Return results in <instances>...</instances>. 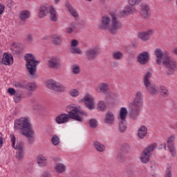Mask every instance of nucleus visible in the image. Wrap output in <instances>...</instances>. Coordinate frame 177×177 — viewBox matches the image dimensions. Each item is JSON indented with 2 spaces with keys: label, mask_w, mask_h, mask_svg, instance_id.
<instances>
[{
  "label": "nucleus",
  "mask_w": 177,
  "mask_h": 177,
  "mask_svg": "<svg viewBox=\"0 0 177 177\" xmlns=\"http://www.w3.org/2000/svg\"><path fill=\"white\" fill-rule=\"evenodd\" d=\"M155 56L156 57L157 64L165 66L167 69V74L172 75L177 68V63L169 55L168 51H162L161 48H156Z\"/></svg>",
  "instance_id": "nucleus-1"
},
{
  "label": "nucleus",
  "mask_w": 177,
  "mask_h": 177,
  "mask_svg": "<svg viewBox=\"0 0 177 177\" xmlns=\"http://www.w3.org/2000/svg\"><path fill=\"white\" fill-rule=\"evenodd\" d=\"M26 62V68L28 71V76L30 80H37L38 73H37V66L40 62L37 59L35 55L32 53H26L24 57Z\"/></svg>",
  "instance_id": "nucleus-2"
},
{
  "label": "nucleus",
  "mask_w": 177,
  "mask_h": 177,
  "mask_svg": "<svg viewBox=\"0 0 177 177\" xmlns=\"http://www.w3.org/2000/svg\"><path fill=\"white\" fill-rule=\"evenodd\" d=\"M111 16L112 17L111 20L107 17H102L100 28L102 30H109L111 34H115L121 26V23L118 21L114 12L111 13Z\"/></svg>",
  "instance_id": "nucleus-3"
},
{
  "label": "nucleus",
  "mask_w": 177,
  "mask_h": 177,
  "mask_svg": "<svg viewBox=\"0 0 177 177\" xmlns=\"http://www.w3.org/2000/svg\"><path fill=\"white\" fill-rule=\"evenodd\" d=\"M23 135L27 138L29 145H34L35 142V131L32 128L31 120L27 116L23 118Z\"/></svg>",
  "instance_id": "nucleus-4"
},
{
  "label": "nucleus",
  "mask_w": 177,
  "mask_h": 177,
  "mask_svg": "<svg viewBox=\"0 0 177 177\" xmlns=\"http://www.w3.org/2000/svg\"><path fill=\"white\" fill-rule=\"evenodd\" d=\"M67 109L69 110L68 114H62L57 116L55 118V122L57 124H66V122H68V120L72 118V120H75V121H78V122H82L84 119L81 116H77V109H73L72 108H68L67 106Z\"/></svg>",
  "instance_id": "nucleus-5"
},
{
  "label": "nucleus",
  "mask_w": 177,
  "mask_h": 177,
  "mask_svg": "<svg viewBox=\"0 0 177 177\" xmlns=\"http://www.w3.org/2000/svg\"><path fill=\"white\" fill-rule=\"evenodd\" d=\"M10 138L12 142V147L15 150H17V158H18V160H22L23 159V142L22 141L17 142L15 146V145L16 143V137H15V135L11 134Z\"/></svg>",
  "instance_id": "nucleus-6"
},
{
  "label": "nucleus",
  "mask_w": 177,
  "mask_h": 177,
  "mask_svg": "<svg viewBox=\"0 0 177 177\" xmlns=\"http://www.w3.org/2000/svg\"><path fill=\"white\" fill-rule=\"evenodd\" d=\"M154 145H149L147 148H145L140 158V160L142 164H147L149 161H150V154L152 151H154Z\"/></svg>",
  "instance_id": "nucleus-7"
},
{
  "label": "nucleus",
  "mask_w": 177,
  "mask_h": 177,
  "mask_svg": "<svg viewBox=\"0 0 177 177\" xmlns=\"http://www.w3.org/2000/svg\"><path fill=\"white\" fill-rule=\"evenodd\" d=\"M47 86L55 92H64L66 91V86L62 85L60 82L52 80L47 82Z\"/></svg>",
  "instance_id": "nucleus-8"
},
{
  "label": "nucleus",
  "mask_w": 177,
  "mask_h": 177,
  "mask_svg": "<svg viewBox=\"0 0 177 177\" xmlns=\"http://www.w3.org/2000/svg\"><path fill=\"white\" fill-rule=\"evenodd\" d=\"M100 53V50L97 47L88 48L85 52V56L89 62H93Z\"/></svg>",
  "instance_id": "nucleus-9"
},
{
  "label": "nucleus",
  "mask_w": 177,
  "mask_h": 177,
  "mask_svg": "<svg viewBox=\"0 0 177 177\" xmlns=\"http://www.w3.org/2000/svg\"><path fill=\"white\" fill-rule=\"evenodd\" d=\"M140 107L142 106L136 104H131L129 109V115L132 120H138L140 114Z\"/></svg>",
  "instance_id": "nucleus-10"
},
{
  "label": "nucleus",
  "mask_w": 177,
  "mask_h": 177,
  "mask_svg": "<svg viewBox=\"0 0 177 177\" xmlns=\"http://www.w3.org/2000/svg\"><path fill=\"white\" fill-rule=\"evenodd\" d=\"M82 100L84 102L86 107H87L88 110H94L95 107V99L91 97L89 94L86 95Z\"/></svg>",
  "instance_id": "nucleus-11"
},
{
  "label": "nucleus",
  "mask_w": 177,
  "mask_h": 177,
  "mask_svg": "<svg viewBox=\"0 0 177 177\" xmlns=\"http://www.w3.org/2000/svg\"><path fill=\"white\" fill-rule=\"evenodd\" d=\"M174 142H175V136H171L167 140V146L172 157H176V147Z\"/></svg>",
  "instance_id": "nucleus-12"
},
{
  "label": "nucleus",
  "mask_w": 177,
  "mask_h": 177,
  "mask_svg": "<svg viewBox=\"0 0 177 177\" xmlns=\"http://www.w3.org/2000/svg\"><path fill=\"white\" fill-rule=\"evenodd\" d=\"M150 60V55L149 54V52L144 51L138 55V62L140 63V64H142L145 66V64H147L149 63V61Z\"/></svg>",
  "instance_id": "nucleus-13"
},
{
  "label": "nucleus",
  "mask_w": 177,
  "mask_h": 177,
  "mask_svg": "<svg viewBox=\"0 0 177 177\" xmlns=\"http://www.w3.org/2000/svg\"><path fill=\"white\" fill-rule=\"evenodd\" d=\"M38 86L35 82H29L24 85V88H25L27 91L26 95L28 97L32 96V92H35Z\"/></svg>",
  "instance_id": "nucleus-14"
},
{
  "label": "nucleus",
  "mask_w": 177,
  "mask_h": 177,
  "mask_svg": "<svg viewBox=\"0 0 177 177\" xmlns=\"http://www.w3.org/2000/svg\"><path fill=\"white\" fill-rule=\"evenodd\" d=\"M140 8L142 17H145V19H149L150 17V6L145 3H142L140 5Z\"/></svg>",
  "instance_id": "nucleus-15"
},
{
  "label": "nucleus",
  "mask_w": 177,
  "mask_h": 177,
  "mask_svg": "<svg viewBox=\"0 0 177 177\" xmlns=\"http://www.w3.org/2000/svg\"><path fill=\"white\" fill-rule=\"evenodd\" d=\"M1 63L5 66H12L13 64V56L5 53L1 58Z\"/></svg>",
  "instance_id": "nucleus-16"
},
{
  "label": "nucleus",
  "mask_w": 177,
  "mask_h": 177,
  "mask_svg": "<svg viewBox=\"0 0 177 177\" xmlns=\"http://www.w3.org/2000/svg\"><path fill=\"white\" fill-rule=\"evenodd\" d=\"M104 123L107 125H113L115 122V116L113 112H107L104 118Z\"/></svg>",
  "instance_id": "nucleus-17"
},
{
  "label": "nucleus",
  "mask_w": 177,
  "mask_h": 177,
  "mask_svg": "<svg viewBox=\"0 0 177 177\" xmlns=\"http://www.w3.org/2000/svg\"><path fill=\"white\" fill-rule=\"evenodd\" d=\"M154 34V30H147V32H142L138 33V38L142 41H149L150 39V35Z\"/></svg>",
  "instance_id": "nucleus-18"
},
{
  "label": "nucleus",
  "mask_w": 177,
  "mask_h": 177,
  "mask_svg": "<svg viewBox=\"0 0 177 177\" xmlns=\"http://www.w3.org/2000/svg\"><path fill=\"white\" fill-rule=\"evenodd\" d=\"M48 64L50 68H60V63H59L56 57L50 58Z\"/></svg>",
  "instance_id": "nucleus-19"
},
{
  "label": "nucleus",
  "mask_w": 177,
  "mask_h": 177,
  "mask_svg": "<svg viewBox=\"0 0 177 177\" xmlns=\"http://www.w3.org/2000/svg\"><path fill=\"white\" fill-rule=\"evenodd\" d=\"M98 93H106L109 91V84L107 83H100L95 88Z\"/></svg>",
  "instance_id": "nucleus-20"
},
{
  "label": "nucleus",
  "mask_w": 177,
  "mask_h": 177,
  "mask_svg": "<svg viewBox=\"0 0 177 177\" xmlns=\"http://www.w3.org/2000/svg\"><path fill=\"white\" fill-rule=\"evenodd\" d=\"M145 88L151 95H156V93H158V86L154 84L149 83L145 85Z\"/></svg>",
  "instance_id": "nucleus-21"
},
{
  "label": "nucleus",
  "mask_w": 177,
  "mask_h": 177,
  "mask_svg": "<svg viewBox=\"0 0 177 177\" xmlns=\"http://www.w3.org/2000/svg\"><path fill=\"white\" fill-rule=\"evenodd\" d=\"M48 13L50 14L51 21H57V12L54 6H49Z\"/></svg>",
  "instance_id": "nucleus-22"
},
{
  "label": "nucleus",
  "mask_w": 177,
  "mask_h": 177,
  "mask_svg": "<svg viewBox=\"0 0 177 177\" xmlns=\"http://www.w3.org/2000/svg\"><path fill=\"white\" fill-rule=\"evenodd\" d=\"M133 13V9L131 8V6H127L123 11L119 13V17L120 18L125 17V16H129V15H132Z\"/></svg>",
  "instance_id": "nucleus-23"
},
{
  "label": "nucleus",
  "mask_w": 177,
  "mask_h": 177,
  "mask_svg": "<svg viewBox=\"0 0 177 177\" xmlns=\"http://www.w3.org/2000/svg\"><path fill=\"white\" fill-rule=\"evenodd\" d=\"M15 129L17 131H20V133L23 135V118L15 120Z\"/></svg>",
  "instance_id": "nucleus-24"
},
{
  "label": "nucleus",
  "mask_w": 177,
  "mask_h": 177,
  "mask_svg": "<svg viewBox=\"0 0 177 177\" xmlns=\"http://www.w3.org/2000/svg\"><path fill=\"white\" fill-rule=\"evenodd\" d=\"M128 115V110L125 107H122L120 111L118 120L120 121H127V116Z\"/></svg>",
  "instance_id": "nucleus-25"
},
{
  "label": "nucleus",
  "mask_w": 177,
  "mask_h": 177,
  "mask_svg": "<svg viewBox=\"0 0 177 177\" xmlns=\"http://www.w3.org/2000/svg\"><path fill=\"white\" fill-rule=\"evenodd\" d=\"M142 92L138 91L136 94V98L133 102V104H137L138 106H142Z\"/></svg>",
  "instance_id": "nucleus-26"
},
{
  "label": "nucleus",
  "mask_w": 177,
  "mask_h": 177,
  "mask_svg": "<svg viewBox=\"0 0 177 177\" xmlns=\"http://www.w3.org/2000/svg\"><path fill=\"white\" fill-rule=\"evenodd\" d=\"M46 13H49V6H44L40 8L39 12V19H44L46 16Z\"/></svg>",
  "instance_id": "nucleus-27"
},
{
  "label": "nucleus",
  "mask_w": 177,
  "mask_h": 177,
  "mask_svg": "<svg viewBox=\"0 0 177 177\" xmlns=\"http://www.w3.org/2000/svg\"><path fill=\"white\" fill-rule=\"evenodd\" d=\"M67 168L63 163H58L55 165V171L57 174H64Z\"/></svg>",
  "instance_id": "nucleus-28"
},
{
  "label": "nucleus",
  "mask_w": 177,
  "mask_h": 177,
  "mask_svg": "<svg viewBox=\"0 0 177 177\" xmlns=\"http://www.w3.org/2000/svg\"><path fill=\"white\" fill-rule=\"evenodd\" d=\"M138 138L140 139H144L145 136L147 135V127L145 126H142L139 129H138Z\"/></svg>",
  "instance_id": "nucleus-29"
},
{
  "label": "nucleus",
  "mask_w": 177,
  "mask_h": 177,
  "mask_svg": "<svg viewBox=\"0 0 177 177\" xmlns=\"http://www.w3.org/2000/svg\"><path fill=\"white\" fill-rule=\"evenodd\" d=\"M66 6L68 9L71 15L75 17V19H77V17H78V12H77V10H75V8H74V7H73L70 3H66Z\"/></svg>",
  "instance_id": "nucleus-30"
},
{
  "label": "nucleus",
  "mask_w": 177,
  "mask_h": 177,
  "mask_svg": "<svg viewBox=\"0 0 177 177\" xmlns=\"http://www.w3.org/2000/svg\"><path fill=\"white\" fill-rule=\"evenodd\" d=\"M94 147L97 151H99L100 153H102V151L106 150V147H104V145L100 143L99 141L94 142Z\"/></svg>",
  "instance_id": "nucleus-31"
},
{
  "label": "nucleus",
  "mask_w": 177,
  "mask_h": 177,
  "mask_svg": "<svg viewBox=\"0 0 177 177\" xmlns=\"http://www.w3.org/2000/svg\"><path fill=\"white\" fill-rule=\"evenodd\" d=\"M68 109H72V110L76 109V111H77L76 113V115L77 117H80V114H81L82 115H85L86 117H88V112H84L83 111L80 110V108H78L77 106H74L73 105H68Z\"/></svg>",
  "instance_id": "nucleus-32"
},
{
  "label": "nucleus",
  "mask_w": 177,
  "mask_h": 177,
  "mask_svg": "<svg viewBox=\"0 0 177 177\" xmlns=\"http://www.w3.org/2000/svg\"><path fill=\"white\" fill-rule=\"evenodd\" d=\"M111 57L113 60H121L124 57V54L121 51L116 50L112 53Z\"/></svg>",
  "instance_id": "nucleus-33"
},
{
  "label": "nucleus",
  "mask_w": 177,
  "mask_h": 177,
  "mask_svg": "<svg viewBox=\"0 0 177 177\" xmlns=\"http://www.w3.org/2000/svg\"><path fill=\"white\" fill-rule=\"evenodd\" d=\"M151 75H153V73H151V72L148 71L146 73V74L144 75V77H143V83L144 85H149V84H150V78H151Z\"/></svg>",
  "instance_id": "nucleus-34"
},
{
  "label": "nucleus",
  "mask_w": 177,
  "mask_h": 177,
  "mask_svg": "<svg viewBox=\"0 0 177 177\" xmlns=\"http://www.w3.org/2000/svg\"><path fill=\"white\" fill-rule=\"evenodd\" d=\"M37 162L39 167H45L46 165V158L44 156L39 155L37 157Z\"/></svg>",
  "instance_id": "nucleus-35"
},
{
  "label": "nucleus",
  "mask_w": 177,
  "mask_h": 177,
  "mask_svg": "<svg viewBox=\"0 0 177 177\" xmlns=\"http://www.w3.org/2000/svg\"><path fill=\"white\" fill-rule=\"evenodd\" d=\"M97 109L100 111H105L106 109H107V105L104 101L100 100L97 104Z\"/></svg>",
  "instance_id": "nucleus-36"
},
{
  "label": "nucleus",
  "mask_w": 177,
  "mask_h": 177,
  "mask_svg": "<svg viewBox=\"0 0 177 177\" xmlns=\"http://www.w3.org/2000/svg\"><path fill=\"white\" fill-rule=\"evenodd\" d=\"M23 99V92L17 91L15 95H14V100L15 103H20Z\"/></svg>",
  "instance_id": "nucleus-37"
},
{
  "label": "nucleus",
  "mask_w": 177,
  "mask_h": 177,
  "mask_svg": "<svg viewBox=\"0 0 177 177\" xmlns=\"http://www.w3.org/2000/svg\"><path fill=\"white\" fill-rule=\"evenodd\" d=\"M70 147L71 149H75V150H77L81 147V142L79 140H73L70 143Z\"/></svg>",
  "instance_id": "nucleus-38"
},
{
  "label": "nucleus",
  "mask_w": 177,
  "mask_h": 177,
  "mask_svg": "<svg viewBox=\"0 0 177 177\" xmlns=\"http://www.w3.org/2000/svg\"><path fill=\"white\" fill-rule=\"evenodd\" d=\"M71 71L74 75H77L81 73V68L78 64H75L71 66Z\"/></svg>",
  "instance_id": "nucleus-39"
},
{
  "label": "nucleus",
  "mask_w": 177,
  "mask_h": 177,
  "mask_svg": "<svg viewBox=\"0 0 177 177\" xmlns=\"http://www.w3.org/2000/svg\"><path fill=\"white\" fill-rule=\"evenodd\" d=\"M11 50H12L13 55H16V56H19V55H20V50H19V46H17L16 43H12L11 46Z\"/></svg>",
  "instance_id": "nucleus-40"
},
{
  "label": "nucleus",
  "mask_w": 177,
  "mask_h": 177,
  "mask_svg": "<svg viewBox=\"0 0 177 177\" xmlns=\"http://www.w3.org/2000/svg\"><path fill=\"white\" fill-rule=\"evenodd\" d=\"M52 39L55 45H60L62 44V37L59 36V35H54Z\"/></svg>",
  "instance_id": "nucleus-41"
},
{
  "label": "nucleus",
  "mask_w": 177,
  "mask_h": 177,
  "mask_svg": "<svg viewBox=\"0 0 177 177\" xmlns=\"http://www.w3.org/2000/svg\"><path fill=\"white\" fill-rule=\"evenodd\" d=\"M127 121H120L119 122V131L120 132H125L127 131Z\"/></svg>",
  "instance_id": "nucleus-42"
},
{
  "label": "nucleus",
  "mask_w": 177,
  "mask_h": 177,
  "mask_svg": "<svg viewBox=\"0 0 177 177\" xmlns=\"http://www.w3.org/2000/svg\"><path fill=\"white\" fill-rule=\"evenodd\" d=\"M159 91L160 92V95L163 96V97H167L169 95V92L167 89V88L164 86H160Z\"/></svg>",
  "instance_id": "nucleus-43"
},
{
  "label": "nucleus",
  "mask_w": 177,
  "mask_h": 177,
  "mask_svg": "<svg viewBox=\"0 0 177 177\" xmlns=\"http://www.w3.org/2000/svg\"><path fill=\"white\" fill-rule=\"evenodd\" d=\"M13 85L15 86L16 91L23 92V83L21 82H15Z\"/></svg>",
  "instance_id": "nucleus-44"
},
{
  "label": "nucleus",
  "mask_w": 177,
  "mask_h": 177,
  "mask_svg": "<svg viewBox=\"0 0 177 177\" xmlns=\"http://www.w3.org/2000/svg\"><path fill=\"white\" fill-rule=\"evenodd\" d=\"M31 17V12L27 10H24L23 11V21H26V20H28Z\"/></svg>",
  "instance_id": "nucleus-45"
},
{
  "label": "nucleus",
  "mask_w": 177,
  "mask_h": 177,
  "mask_svg": "<svg viewBox=\"0 0 177 177\" xmlns=\"http://www.w3.org/2000/svg\"><path fill=\"white\" fill-rule=\"evenodd\" d=\"M71 53L76 54V55H82V50L80 47H72L70 48Z\"/></svg>",
  "instance_id": "nucleus-46"
},
{
  "label": "nucleus",
  "mask_w": 177,
  "mask_h": 177,
  "mask_svg": "<svg viewBox=\"0 0 177 177\" xmlns=\"http://www.w3.org/2000/svg\"><path fill=\"white\" fill-rule=\"evenodd\" d=\"M33 110H35V111H37V113H42V111H45V108L42 106V105L37 104L36 105H35Z\"/></svg>",
  "instance_id": "nucleus-47"
},
{
  "label": "nucleus",
  "mask_w": 177,
  "mask_h": 177,
  "mask_svg": "<svg viewBox=\"0 0 177 177\" xmlns=\"http://www.w3.org/2000/svg\"><path fill=\"white\" fill-rule=\"evenodd\" d=\"M75 27H77V24H75V22H73L70 25V26L68 27L66 29L67 34H71V32H73V31H74V28H75Z\"/></svg>",
  "instance_id": "nucleus-48"
},
{
  "label": "nucleus",
  "mask_w": 177,
  "mask_h": 177,
  "mask_svg": "<svg viewBox=\"0 0 177 177\" xmlns=\"http://www.w3.org/2000/svg\"><path fill=\"white\" fill-rule=\"evenodd\" d=\"M52 143L54 146H57L60 143V138L57 135H54L52 138Z\"/></svg>",
  "instance_id": "nucleus-49"
},
{
  "label": "nucleus",
  "mask_w": 177,
  "mask_h": 177,
  "mask_svg": "<svg viewBox=\"0 0 177 177\" xmlns=\"http://www.w3.org/2000/svg\"><path fill=\"white\" fill-rule=\"evenodd\" d=\"M128 3L130 6H136V5H139L142 0H127Z\"/></svg>",
  "instance_id": "nucleus-50"
},
{
  "label": "nucleus",
  "mask_w": 177,
  "mask_h": 177,
  "mask_svg": "<svg viewBox=\"0 0 177 177\" xmlns=\"http://www.w3.org/2000/svg\"><path fill=\"white\" fill-rule=\"evenodd\" d=\"M117 160L120 162H125L127 158H125V155H124V153H118Z\"/></svg>",
  "instance_id": "nucleus-51"
},
{
  "label": "nucleus",
  "mask_w": 177,
  "mask_h": 177,
  "mask_svg": "<svg viewBox=\"0 0 177 177\" xmlns=\"http://www.w3.org/2000/svg\"><path fill=\"white\" fill-rule=\"evenodd\" d=\"M70 95L72 97H77L80 95V91L77 89H73L70 91Z\"/></svg>",
  "instance_id": "nucleus-52"
},
{
  "label": "nucleus",
  "mask_w": 177,
  "mask_h": 177,
  "mask_svg": "<svg viewBox=\"0 0 177 177\" xmlns=\"http://www.w3.org/2000/svg\"><path fill=\"white\" fill-rule=\"evenodd\" d=\"M25 39L29 44H31L32 42V41H34V38L32 37V34H31V33L27 34L26 36Z\"/></svg>",
  "instance_id": "nucleus-53"
},
{
  "label": "nucleus",
  "mask_w": 177,
  "mask_h": 177,
  "mask_svg": "<svg viewBox=\"0 0 177 177\" xmlns=\"http://www.w3.org/2000/svg\"><path fill=\"white\" fill-rule=\"evenodd\" d=\"M121 149L123 151H129V150H131V147L129 146V145L124 143L122 145Z\"/></svg>",
  "instance_id": "nucleus-54"
},
{
  "label": "nucleus",
  "mask_w": 177,
  "mask_h": 177,
  "mask_svg": "<svg viewBox=\"0 0 177 177\" xmlns=\"http://www.w3.org/2000/svg\"><path fill=\"white\" fill-rule=\"evenodd\" d=\"M7 92L10 96H15L17 92V90H15L13 88H8Z\"/></svg>",
  "instance_id": "nucleus-55"
},
{
  "label": "nucleus",
  "mask_w": 177,
  "mask_h": 177,
  "mask_svg": "<svg viewBox=\"0 0 177 177\" xmlns=\"http://www.w3.org/2000/svg\"><path fill=\"white\" fill-rule=\"evenodd\" d=\"M89 125L91 128H96L97 127V122L95 119H91L89 121Z\"/></svg>",
  "instance_id": "nucleus-56"
},
{
  "label": "nucleus",
  "mask_w": 177,
  "mask_h": 177,
  "mask_svg": "<svg viewBox=\"0 0 177 177\" xmlns=\"http://www.w3.org/2000/svg\"><path fill=\"white\" fill-rule=\"evenodd\" d=\"M78 45H80V43L78 42V40L73 39L71 41V46H72V48H75V47L78 46Z\"/></svg>",
  "instance_id": "nucleus-57"
},
{
  "label": "nucleus",
  "mask_w": 177,
  "mask_h": 177,
  "mask_svg": "<svg viewBox=\"0 0 177 177\" xmlns=\"http://www.w3.org/2000/svg\"><path fill=\"white\" fill-rule=\"evenodd\" d=\"M111 68H117L118 67V62L113 61L110 63Z\"/></svg>",
  "instance_id": "nucleus-58"
},
{
  "label": "nucleus",
  "mask_w": 177,
  "mask_h": 177,
  "mask_svg": "<svg viewBox=\"0 0 177 177\" xmlns=\"http://www.w3.org/2000/svg\"><path fill=\"white\" fill-rule=\"evenodd\" d=\"M165 177H172V173L171 172V169L169 168L167 169Z\"/></svg>",
  "instance_id": "nucleus-59"
},
{
  "label": "nucleus",
  "mask_w": 177,
  "mask_h": 177,
  "mask_svg": "<svg viewBox=\"0 0 177 177\" xmlns=\"http://www.w3.org/2000/svg\"><path fill=\"white\" fill-rule=\"evenodd\" d=\"M41 177H52V174L49 172H44L41 175Z\"/></svg>",
  "instance_id": "nucleus-60"
},
{
  "label": "nucleus",
  "mask_w": 177,
  "mask_h": 177,
  "mask_svg": "<svg viewBox=\"0 0 177 177\" xmlns=\"http://www.w3.org/2000/svg\"><path fill=\"white\" fill-rule=\"evenodd\" d=\"M3 10H5V6L3 5H0V15L3 13Z\"/></svg>",
  "instance_id": "nucleus-61"
},
{
  "label": "nucleus",
  "mask_w": 177,
  "mask_h": 177,
  "mask_svg": "<svg viewBox=\"0 0 177 177\" xmlns=\"http://www.w3.org/2000/svg\"><path fill=\"white\" fill-rule=\"evenodd\" d=\"M3 143V140L2 137H0V149H2V144Z\"/></svg>",
  "instance_id": "nucleus-62"
},
{
  "label": "nucleus",
  "mask_w": 177,
  "mask_h": 177,
  "mask_svg": "<svg viewBox=\"0 0 177 177\" xmlns=\"http://www.w3.org/2000/svg\"><path fill=\"white\" fill-rule=\"evenodd\" d=\"M162 147H163V149H164L165 150H167V144L162 145H161V149H162Z\"/></svg>",
  "instance_id": "nucleus-63"
},
{
  "label": "nucleus",
  "mask_w": 177,
  "mask_h": 177,
  "mask_svg": "<svg viewBox=\"0 0 177 177\" xmlns=\"http://www.w3.org/2000/svg\"><path fill=\"white\" fill-rule=\"evenodd\" d=\"M20 19L21 20H23V11H21L20 13Z\"/></svg>",
  "instance_id": "nucleus-64"
}]
</instances>
